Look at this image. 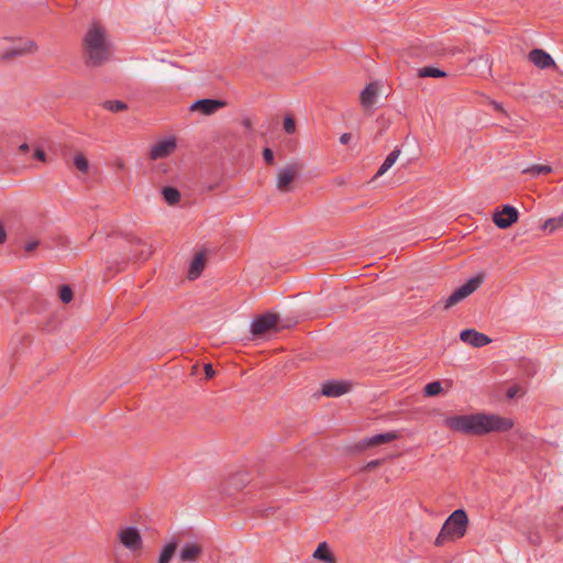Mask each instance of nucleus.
I'll return each instance as SVG.
<instances>
[{
    "instance_id": "7ed1b4c3",
    "label": "nucleus",
    "mask_w": 563,
    "mask_h": 563,
    "mask_svg": "<svg viewBox=\"0 0 563 563\" xmlns=\"http://www.w3.org/2000/svg\"><path fill=\"white\" fill-rule=\"evenodd\" d=\"M468 526V518L463 509L454 510L443 523L437 539L435 545L441 547L446 541H454L465 536Z\"/></svg>"
},
{
    "instance_id": "49530a36",
    "label": "nucleus",
    "mask_w": 563,
    "mask_h": 563,
    "mask_svg": "<svg viewBox=\"0 0 563 563\" xmlns=\"http://www.w3.org/2000/svg\"><path fill=\"white\" fill-rule=\"evenodd\" d=\"M561 217L563 218V213L561 214Z\"/></svg>"
},
{
    "instance_id": "aec40b11",
    "label": "nucleus",
    "mask_w": 563,
    "mask_h": 563,
    "mask_svg": "<svg viewBox=\"0 0 563 563\" xmlns=\"http://www.w3.org/2000/svg\"><path fill=\"white\" fill-rule=\"evenodd\" d=\"M397 438H398V434L396 432H386V433L377 434V435L366 439L365 445L366 446L379 445L383 443L390 442Z\"/></svg>"
},
{
    "instance_id": "bb28decb",
    "label": "nucleus",
    "mask_w": 563,
    "mask_h": 563,
    "mask_svg": "<svg viewBox=\"0 0 563 563\" xmlns=\"http://www.w3.org/2000/svg\"><path fill=\"white\" fill-rule=\"evenodd\" d=\"M562 227H563V218L561 216L558 218L548 219L543 224V229L549 230L550 232H554L555 230H558Z\"/></svg>"
},
{
    "instance_id": "a878e982",
    "label": "nucleus",
    "mask_w": 563,
    "mask_h": 563,
    "mask_svg": "<svg viewBox=\"0 0 563 563\" xmlns=\"http://www.w3.org/2000/svg\"><path fill=\"white\" fill-rule=\"evenodd\" d=\"M551 172H552V167L549 165H533L523 170V173L531 174L532 176H538L540 174H548Z\"/></svg>"
},
{
    "instance_id": "a211bd4d",
    "label": "nucleus",
    "mask_w": 563,
    "mask_h": 563,
    "mask_svg": "<svg viewBox=\"0 0 563 563\" xmlns=\"http://www.w3.org/2000/svg\"><path fill=\"white\" fill-rule=\"evenodd\" d=\"M206 265V256L203 253H198L194 257L189 271H188V277L189 279H196L200 276Z\"/></svg>"
},
{
    "instance_id": "9d476101",
    "label": "nucleus",
    "mask_w": 563,
    "mask_h": 563,
    "mask_svg": "<svg viewBox=\"0 0 563 563\" xmlns=\"http://www.w3.org/2000/svg\"><path fill=\"white\" fill-rule=\"evenodd\" d=\"M225 102L214 99H199L190 106V111L200 112L203 115H211L219 109L225 107Z\"/></svg>"
},
{
    "instance_id": "20e7f679",
    "label": "nucleus",
    "mask_w": 563,
    "mask_h": 563,
    "mask_svg": "<svg viewBox=\"0 0 563 563\" xmlns=\"http://www.w3.org/2000/svg\"><path fill=\"white\" fill-rule=\"evenodd\" d=\"M302 165L298 162H292L279 168L276 174V187L282 192H289L292 190L291 183L299 177Z\"/></svg>"
},
{
    "instance_id": "dca6fc26",
    "label": "nucleus",
    "mask_w": 563,
    "mask_h": 563,
    "mask_svg": "<svg viewBox=\"0 0 563 563\" xmlns=\"http://www.w3.org/2000/svg\"><path fill=\"white\" fill-rule=\"evenodd\" d=\"M529 60L541 69L555 65L553 58L547 52L539 48L532 49L529 53Z\"/></svg>"
},
{
    "instance_id": "5701e85b",
    "label": "nucleus",
    "mask_w": 563,
    "mask_h": 563,
    "mask_svg": "<svg viewBox=\"0 0 563 563\" xmlns=\"http://www.w3.org/2000/svg\"><path fill=\"white\" fill-rule=\"evenodd\" d=\"M250 482V477L244 472L235 473L230 477V485L233 486L235 489H242L247 485Z\"/></svg>"
},
{
    "instance_id": "79ce46f5",
    "label": "nucleus",
    "mask_w": 563,
    "mask_h": 563,
    "mask_svg": "<svg viewBox=\"0 0 563 563\" xmlns=\"http://www.w3.org/2000/svg\"><path fill=\"white\" fill-rule=\"evenodd\" d=\"M29 148L30 147L26 143L21 144L19 147L20 152H22V153H26L29 151Z\"/></svg>"
},
{
    "instance_id": "4be33fe9",
    "label": "nucleus",
    "mask_w": 563,
    "mask_h": 563,
    "mask_svg": "<svg viewBox=\"0 0 563 563\" xmlns=\"http://www.w3.org/2000/svg\"><path fill=\"white\" fill-rule=\"evenodd\" d=\"M177 542L166 544L161 552L158 563H169L177 550Z\"/></svg>"
},
{
    "instance_id": "c03bdc74",
    "label": "nucleus",
    "mask_w": 563,
    "mask_h": 563,
    "mask_svg": "<svg viewBox=\"0 0 563 563\" xmlns=\"http://www.w3.org/2000/svg\"><path fill=\"white\" fill-rule=\"evenodd\" d=\"M494 107H495V109H497V110H501L500 104H499V103H497V102H494Z\"/></svg>"
},
{
    "instance_id": "2f4dec72",
    "label": "nucleus",
    "mask_w": 563,
    "mask_h": 563,
    "mask_svg": "<svg viewBox=\"0 0 563 563\" xmlns=\"http://www.w3.org/2000/svg\"><path fill=\"white\" fill-rule=\"evenodd\" d=\"M284 129L288 134H292L296 131V122L291 115L285 118Z\"/></svg>"
},
{
    "instance_id": "f03ea898",
    "label": "nucleus",
    "mask_w": 563,
    "mask_h": 563,
    "mask_svg": "<svg viewBox=\"0 0 563 563\" xmlns=\"http://www.w3.org/2000/svg\"><path fill=\"white\" fill-rule=\"evenodd\" d=\"M84 52L86 62L90 66H100L109 60L111 45L107 31L100 24L93 23L84 37Z\"/></svg>"
},
{
    "instance_id": "ddd939ff",
    "label": "nucleus",
    "mask_w": 563,
    "mask_h": 563,
    "mask_svg": "<svg viewBox=\"0 0 563 563\" xmlns=\"http://www.w3.org/2000/svg\"><path fill=\"white\" fill-rule=\"evenodd\" d=\"M36 51V45L33 41H26L24 43H20L14 47L4 51L0 54V59H10L15 56L26 55L34 53Z\"/></svg>"
},
{
    "instance_id": "c756f323",
    "label": "nucleus",
    "mask_w": 563,
    "mask_h": 563,
    "mask_svg": "<svg viewBox=\"0 0 563 563\" xmlns=\"http://www.w3.org/2000/svg\"><path fill=\"white\" fill-rule=\"evenodd\" d=\"M442 391V385L440 382H432L424 386V394L429 397L439 395Z\"/></svg>"
},
{
    "instance_id": "4c0bfd02",
    "label": "nucleus",
    "mask_w": 563,
    "mask_h": 563,
    "mask_svg": "<svg viewBox=\"0 0 563 563\" xmlns=\"http://www.w3.org/2000/svg\"><path fill=\"white\" fill-rule=\"evenodd\" d=\"M7 240V233L3 224L0 222V244H3Z\"/></svg>"
},
{
    "instance_id": "f257e3e1",
    "label": "nucleus",
    "mask_w": 563,
    "mask_h": 563,
    "mask_svg": "<svg viewBox=\"0 0 563 563\" xmlns=\"http://www.w3.org/2000/svg\"><path fill=\"white\" fill-rule=\"evenodd\" d=\"M448 428L466 434H485L489 432H505L514 427L510 418L497 415H457L444 420Z\"/></svg>"
},
{
    "instance_id": "393cba45",
    "label": "nucleus",
    "mask_w": 563,
    "mask_h": 563,
    "mask_svg": "<svg viewBox=\"0 0 563 563\" xmlns=\"http://www.w3.org/2000/svg\"><path fill=\"white\" fill-rule=\"evenodd\" d=\"M74 165L79 172H81L84 174L88 173V170H89V162L82 153L75 154Z\"/></svg>"
},
{
    "instance_id": "b1692460",
    "label": "nucleus",
    "mask_w": 563,
    "mask_h": 563,
    "mask_svg": "<svg viewBox=\"0 0 563 563\" xmlns=\"http://www.w3.org/2000/svg\"><path fill=\"white\" fill-rule=\"evenodd\" d=\"M162 194H163V197L166 200V202L169 203V205H175L180 199L179 191L176 188H173V187H165V188H163Z\"/></svg>"
},
{
    "instance_id": "58836bf2",
    "label": "nucleus",
    "mask_w": 563,
    "mask_h": 563,
    "mask_svg": "<svg viewBox=\"0 0 563 563\" xmlns=\"http://www.w3.org/2000/svg\"><path fill=\"white\" fill-rule=\"evenodd\" d=\"M351 139H352V135L350 133H344V134L341 135L340 142L342 144H347Z\"/></svg>"
},
{
    "instance_id": "39448f33",
    "label": "nucleus",
    "mask_w": 563,
    "mask_h": 563,
    "mask_svg": "<svg viewBox=\"0 0 563 563\" xmlns=\"http://www.w3.org/2000/svg\"><path fill=\"white\" fill-rule=\"evenodd\" d=\"M484 282V275L478 274L459 287L451 296L445 299L444 309H450L463 299L472 295Z\"/></svg>"
},
{
    "instance_id": "412c9836",
    "label": "nucleus",
    "mask_w": 563,
    "mask_h": 563,
    "mask_svg": "<svg viewBox=\"0 0 563 563\" xmlns=\"http://www.w3.org/2000/svg\"><path fill=\"white\" fill-rule=\"evenodd\" d=\"M400 155V150H394L384 161L382 166L379 167L376 177L382 176L385 174L397 161V158Z\"/></svg>"
},
{
    "instance_id": "423d86ee",
    "label": "nucleus",
    "mask_w": 563,
    "mask_h": 563,
    "mask_svg": "<svg viewBox=\"0 0 563 563\" xmlns=\"http://www.w3.org/2000/svg\"><path fill=\"white\" fill-rule=\"evenodd\" d=\"M484 282V275L478 274L459 287L451 296L445 299L444 309H450L463 299L472 295Z\"/></svg>"
},
{
    "instance_id": "7c9ffc66",
    "label": "nucleus",
    "mask_w": 563,
    "mask_h": 563,
    "mask_svg": "<svg viewBox=\"0 0 563 563\" xmlns=\"http://www.w3.org/2000/svg\"><path fill=\"white\" fill-rule=\"evenodd\" d=\"M59 298L64 303H68L73 300V290L69 286L64 285L59 289Z\"/></svg>"
},
{
    "instance_id": "f8f14e48",
    "label": "nucleus",
    "mask_w": 563,
    "mask_h": 563,
    "mask_svg": "<svg viewBox=\"0 0 563 563\" xmlns=\"http://www.w3.org/2000/svg\"><path fill=\"white\" fill-rule=\"evenodd\" d=\"M460 339L474 347L485 346L492 341L486 334L481 333L474 329L463 330L460 333Z\"/></svg>"
},
{
    "instance_id": "a18cd8bd",
    "label": "nucleus",
    "mask_w": 563,
    "mask_h": 563,
    "mask_svg": "<svg viewBox=\"0 0 563 563\" xmlns=\"http://www.w3.org/2000/svg\"><path fill=\"white\" fill-rule=\"evenodd\" d=\"M508 396H509V397H514V396H515V390H509V391H508Z\"/></svg>"
},
{
    "instance_id": "6ab92c4d",
    "label": "nucleus",
    "mask_w": 563,
    "mask_h": 563,
    "mask_svg": "<svg viewBox=\"0 0 563 563\" xmlns=\"http://www.w3.org/2000/svg\"><path fill=\"white\" fill-rule=\"evenodd\" d=\"M312 556L316 560L322 561L324 563H336L335 558L331 553L327 542H321L314 550Z\"/></svg>"
},
{
    "instance_id": "0eeeda50",
    "label": "nucleus",
    "mask_w": 563,
    "mask_h": 563,
    "mask_svg": "<svg viewBox=\"0 0 563 563\" xmlns=\"http://www.w3.org/2000/svg\"><path fill=\"white\" fill-rule=\"evenodd\" d=\"M120 542L132 553L139 554L143 548L140 532L135 528H124L119 531Z\"/></svg>"
},
{
    "instance_id": "ea45409f",
    "label": "nucleus",
    "mask_w": 563,
    "mask_h": 563,
    "mask_svg": "<svg viewBox=\"0 0 563 563\" xmlns=\"http://www.w3.org/2000/svg\"><path fill=\"white\" fill-rule=\"evenodd\" d=\"M380 464V461L379 460H375V461H371L369 463H367L366 465V470H374L375 467H377L378 465Z\"/></svg>"
},
{
    "instance_id": "2eb2a0df",
    "label": "nucleus",
    "mask_w": 563,
    "mask_h": 563,
    "mask_svg": "<svg viewBox=\"0 0 563 563\" xmlns=\"http://www.w3.org/2000/svg\"><path fill=\"white\" fill-rule=\"evenodd\" d=\"M351 389V384L345 382H329L322 386V394L328 397H339Z\"/></svg>"
},
{
    "instance_id": "9b49d317",
    "label": "nucleus",
    "mask_w": 563,
    "mask_h": 563,
    "mask_svg": "<svg viewBox=\"0 0 563 563\" xmlns=\"http://www.w3.org/2000/svg\"><path fill=\"white\" fill-rule=\"evenodd\" d=\"M494 223L500 229H507L518 220V211L511 206H505L503 210L495 212Z\"/></svg>"
},
{
    "instance_id": "1a4fd4ad",
    "label": "nucleus",
    "mask_w": 563,
    "mask_h": 563,
    "mask_svg": "<svg viewBox=\"0 0 563 563\" xmlns=\"http://www.w3.org/2000/svg\"><path fill=\"white\" fill-rule=\"evenodd\" d=\"M278 323V316L275 313H266L257 317L252 322V333L254 335H262L271 330H275Z\"/></svg>"
},
{
    "instance_id": "c9c22d12",
    "label": "nucleus",
    "mask_w": 563,
    "mask_h": 563,
    "mask_svg": "<svg viewBox=\"0 0 563 563\" xmlns=\"http://www.w3.org/2000/svg\"><path fill=\"white\" fill-rule=\"evenodd\" d=\"M34 157L43 163L46 162V154L43 150L36 148L34 152Z\"/></svg>"
},
{
    "instance_id": "f3484780",
    "label": "nucleus",
    "mask_w": 563,
    "mask_h": 563,
    "mask_svg": "<svg viewBox=\"0 0 563 563\" xmlns=\"http://www.w3.org/2000/svg\"><path fill=\"white\" fill-rule=\"evenodd\" d=\"M201 554V547L196 543L186 544L180 551L183 562H196Z\"/></svg>"
},
{
    "instance_id": "cd10ccee",
    "label": "nucleus",
    "mask_w": 563,
    "mask_h": 563,
    "mask_svg": "<svg viewBox=\"0 0 563 563\" xmlns=\"http://www.w3.org/2000/svg\"><path fill=\"white\" fill-rule=\"evenodd\" d=\"M420 77H444L445 73L434 67H423L419 69Z\"/></svg>"
},
{
    "instance_id": "6e6552de",
    "label": "nucleus",
    "mask_w": 563,
    "mask_h": 563,
    "mask_svg": "<svg viewBox=\"0 0 563 563\" xmlns=\"http://www.w3.org/2000/svg\"><path fill=\"white\" fill-rule=\"evenodd\" d=\"M177 147L176 137L170 136L168 139L156 142L148 153V157L152 161L162 159L172 155Z\"/></svg>"
},
{
    "instance_id": "72a5a7b5",
    "label": "nucleus",
    "mask_w": 563,
    "mask_h": 563,
    "mask_svg": "<svg viewBox=\"0 0 563 563\" xmlns=\"http://www.w3.org/2000/svg\"><path fill=\"white\" fill-rule=\"evenodd\" d=\"M263 157L266 163L273 164L274 163V154L273 151L268 147L264 148L263 151Z\"/></svg>"
},
{
    "instance_id": "f704fd0d",
    "label": "nucleus",
    "mask_w": 563,
    "mask_h": 563,
    "mask_svg": "<svg viewBox=\"0 0 563 563\" xmlns=\"http://www.w3.org/2000/svg\"><path fill=\"white\" fill-rule=\"evenodd\" d=\"M38 245V241L37 240H31V241H27L24 245V250L26 252H32L34 251Z\"/></svg>"
},
{
    "instance_id": "a19ab883",
    "label": "nucleus",
    "mask_w": 563,
    "mask_h": 563,
    "mask_svg": "<svg viewBox=\"0 0 563 563\" xmlns=\"http://www.w3.org/2000/svg\"><path fill=\"white\" fill-rule=\"evenodd\" d=\"M114 164H115V167L118 169H124L125 168V164H124V162L122 159H117Z\"/></svg>"
},
{
    "instance_id": "473e14b6",
    "label": "nucleus",
    "mask_w": 563,
    "mask_h": 563,
    "mask_svg": "<svg viewBox=\"0 0 563 563\" xmlns=\"http://www.w3.org/2000/svg\"><path fill=\"white\" fill-rule=\"evenodd\" d=\"M276 510H277L276 507L268 506V507H265V508H258L257 509V514L261 517L268 518V517L273 516L276 512Z\"/></svg>"
},
{
    "instance_id": "4468645a",
    "label": "nucleus",
    "mask_w": 563,
    "mask_h": 563,
    "mask_svg": "<svg viewBox=\"0 0 563 563\" xmlns=\"http://www.w3.org/2000/svg\"><path fill=\"white\" fill-rule=\"evenodd\" d=\"M380 86L378 82H371L361 92L360 101L363 108L368 109L376 103Z\"/></svg>"
},
{
    "instance_id": "37998d69",
    "label": "nucleus",
    "mask_w": 563,
    "mask_h": 563,
    "mask_svg": "<svg viewBox=\"0 0 563 563\" xmlns=\"http://www.w3.org/2000/svg\"><path fill=\"white\" fill-rule=\"evenodd\" d=\"M243 125L246 128V129H251L252 128V121L250 119H244L243 120Z\"/></svg>"
},
{
    "instance_id": "c85d7f7f",
    "label": "nucleus",
    "mask_w": 563,
    "mask_h": 563,
    "mask_svg": "<svg viewBox=\"0 0 563 563\" xmlns=\"http://www.w3.org/2000/svg\"><path fill=\"white\" fill-rule=\"evenodd\" d=\"M103 107H104V109L112 111V112H120L128 108L124 102L119 101V100L106 101L103 103Z\"/></svg>"
},
{
    "instance_id": "e433bc0d",
    "label": "nucleus",
    "mask_w": 563,
    "mask_h": 563,
    "mask_svg": "<svg viewBox=\"0 0 563 563\" xmlns=\"http://www.w3.org/2000/svg\"><path fill=\"white\" fill-rule=\"evenodd\" d=\"M205 374L208 378H212L216 374L214 369L212 368L211 364H206L205 367Z\"/></svg>"
}]
</instances>
